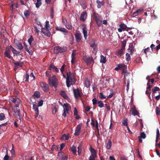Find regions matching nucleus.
I'll list each match as a JSON object with an SVG mask.
<instances>
[{
	"mask_svg": "<svg viewBox=\"0 0 160 160\" xmlns=\"http://www.w3.org/2000/svg\"><path fill=\"white\" fill-rule=\"evenodd\" d=\"M43 100H40L38 102V106L40 107L43 104Z\"/></svg>",
	"mask_w": 160,
	"mask_h": 160,
	"instance_id": "58",
	"label": "nucleus"
},
{
	"mask_svg": "<svg viewBox=\"0 0 160 160\" xmlns=\"http://www.w3.org/2000/svg\"><path fill=\"white\" fill-rule=\"evenodd\" d=\"M14 42L18 47V48L19 50H22L23 48V47L21 42H19L17 40L14 39Z\"/></svg>",
	"mask_w": 160,
	"mask_h": 160,
	"instance_id": "18",
	"label": "nucleus"
},
{
	"mask_svg": "<svg viewBox=\"0 0 160 160\" xmlns=\"http://www.w3.org/2000/svg\"><path fill=\"white\" fill-rule=\"evenodd\" d=\"M87 13L85 11L83 12L81 15L80 19L82 21H84L87 18Z\"/></svg>",
	"mask_w": 160,
	"mask_h": 160,
	"instance_id": "19",
	"label": "nucleus"
},
{
	"mask_svg": "<svg viewBox=\"0 0 160 160\" xmlns=\"http://www.w3.org/2000/svg\"><path fill=\"white\" fill-rule=\"evenodd\" d=\"M82 32L83 34L84 38L85 39H86L88 37V32L86 27H84L82 28Z\"/></svg>",
	"mask_w": 160,
	"mask_h": 160,
	"instance_id": "23",
	"label": "nucleus"
},
{
	"mask_svg": "<svg viewBox=\"0 0 160 160\" xmlns=\"http://www.w3.org/2000/svg\"><path fill=\"white\" fill-rule=\"evenodd\" d=\"M122 67L123 64H118L117 65V67L115 68L114 70L116 71H118L119 70L122 69Z\"/></svg>",
	"mask_w": 160,
	"mask_h": 160,
	"instance_id": "35",
	"label": "nucleus"
},
{
	"mask_svg": "<svg viewBox=\"0 0 160 160\" xmlns=\"http://www.w3.org/2000/svg\"><path fill=\"white\" fill-rule=\"evenodd\" d=\"M160 90V88L157 87H154L152 89V91L154 94L156 93L157 91H159Z\"/></svg>",
	"mask_w": 160,
	"mask_h": 160,
	"instance_id": "36",
	"label": "nucleus"
},
{
	"mask_svg": "<svg viewBox=\"0 0 160 160\" xmlns=\"http://www.w3.org/2000/svg\"><path fill=\"white\" fill-rule=\"evenodd\" d=\"M48 83L51 87H54L57 88L58 83L56 76L53 75L51 78H48Z\"/></svg>",
	"mask_w": 160,
	"mask_h": 160,
	"instance_id": "2",
	"label": "nucleus"
},
{
	"mask_svg": "<svg viewBox=\"0 0 160 160\" xmlns=\"http://www.w3.org/2000/svg\"><path fill=\"white\" fill-rule=\"evenodd\" d=\"M147 85L148 86V87L147 88V90H149V91H150L151 88L152 87V86L151 85L149 84V83L148 82L147 83Z\"/></svg>",
	"mask_w": 160,
	"mask_h": 160,
	"instance_id": "61",
	"label": "nucleus"
},
{
	"mask_svg": "<svg viewBox=\"0 0 160 160\" xmlns=\"http://www.w3.org/2000/svg\"><path fill=\"white\" fill-rule=\"evenodd\" d=\"M52 69L57 72H59L58 69L55 66L53 63H51L49 67L50 70H51Z\"/></svg>",
	"mask_w": 160,
	"mask_h": 160,
	"instance_id": "22",
	"label": "nucleus"
},
{
	"mask_svg": "<svg viewBox=\"0 0 160 160\" xmlns=\"http://www.w3.org/2000/svg\"><path fill=\"white\" fill-rule=\"evenodd\" d=\"M49 28H50L49 22L48 21H46V22L45 28H44L49 29Z\"/></svg>",
	"mask_w": 160,
	"mask_h": 160,
	"instance_id": "55",
	"label": "nucleus"
},
{
	"mask_svg": "<svg viewBox=\"0 0 160 160\" xmlns=\"http://www.w3.org/2000/svg\"><path fill=\"white\" fill-rule=\"evenodd\" d=\"M57 30L63 32H67L68 31L64 28L60 27H57L56 28Z\"/></svg>",
	"mask_w": 160,
	"mask_h": 160,
	"instance_id": "25",
	"label": "nucleus"
},
{
	"mask_svg": "<svg viewBox=\"0 0 160 160\" xmlns=\"http://www.w3.org/2000/svg\"><path fill=\"white\" fill-rule=\"evenodd\" d=\"M70 150L74 154H76V148L74 145L70 148Z\"/></svg>",
	"mask_w": 160,
	"mask_h": 160,
	"instance_id": "31",
	"label": "nucleus"
},
{
	"mask_svg": "<svg viewBox=\"0 0 160 160\" xmlns=\"http://www.w3.org/2000/svg\"><path fill=\"white\" fill-rule=\"evenodd\" d=\"M143 9H140L137 10L135 12H133V15H135V16H137L141 12H142Z\"/></svg>",
	"mask_w": 160,
	"mask_h": 160,
	"instance_id": "40",
	"label": "nucleus"
},
{
	"mask_svg": "<svg viewBox=\"0 0 160 160\" xmlns=\"http://www.w3.org/2000/svg\"><path fill=\"white\" fill-rule=\"evenodd\" d=\"M58 157L59 160H67L68 158L67 156L59 152L58 153Z\"/></svg>",
	"mask_w": 160,
	"mask_h": 160,
	"instance_id": "16",
	"label": "nucleus"
},
{
	"mask_svg": "<svg viewBox=\"0 0 160 160\" xmlns=\"http://www.w3.org/2000/svg\"><path fill=\"white\" fill-rule=\"evenodd\" d=\"M90 150L92 154L91 155L95 156H97V152L95 149L92 147L90 148Z\"/></svg>",
	"mask_w": 160,
	"mask_h": 160,
	"instance_id": "30",
	"label": "nucleus"
},
{
	"mask_svg": "<svg viewBox=\"0 0 160 160\" xmlns=\"http://www.w3.org/2000/svg\"><path fill=\"white\" fill-rule=\"evenodd\" d=\"M51 13L50 14V17L52 19L53 18L54 13V9L52 7L51 8Z\"/></svg>",
	"mask_w": 160,
	"mask_h": 160,
	"instance_id": "46",
	"label": "nucleus"
},
{
	"mask_svg": "<svg viewBox=\"0 0 160 160\" xmlns=\"http://www.w3.org/2000/svg\"><path fill=\"white\" fill-rule=\"evenodd\" d=\"M9 158V156L8 155V153L5 155L3 158L4 160H8Z\"/></svg>",
	"mask_w": 160,
	"mask_h": 160,
	"instance_id": "64",
	"label": "nucleus"
},
{
	"mask_svg": "<svg viewBox=\"0 0 160 160\" xmlns=\"http://www.w3.org/2000/svg\"><path fill=\"white\" fill-rule=\"evenodd\" d=\"M126 60L127 61H129L131 60V58L130 55L128 53H127L126 54Z\"/></svg>",
	"mask_w": 160,
	"mask_h": 160,
	"instance_id": "53",
	"label": "nucleus"
},
{
	"mask_svg": "<svg viewBox=\"0 0 160 160\" xmlns=\"http://www.w3.org/2000/svg\"><path fill=\"white\" fill-rule=\"evenodd\" d=\"M41 32L44 34L47 37H50L51 36V32L48 29H46L44 28H42Z\"/></svg>",
	"mask_w": 160,
	"mask_h": 160,
	"instance_id": "12",
	"label": "nucleus"
},
{
	"mask_svg": "<svg viewBox=\"0 0 160 160\" xmlns=\"http://www.w3.org/2000/svg\"><path fill=\"white\" fill-rule=\"evenodd\" d=\"M130 112L134 116L138 115L139 113L136 110V107L135 106H134L133 107L131 108Z\"/></svg>",
	"mask_w": 160,
	"mask_h": 160,
	"instance_id": "14",
	"label": "nucleus"
},
{
	"mask_svg": "<svg viewBox=\"0 0 160 160\" xmlns=\"http://www.w3.org/2000/svg\"><path fill=\"white\" fill-rule=\"evenodd\" d=\"M98 106L100 108H102L104 106L103 103L102 102V101H98Z\"/></svg>",
	"mask_w": 160,
	"mask_h": 160,
	"instance_id": "43",
	"label": "nucleus"
},
{
	"mask_svg": "<svg viewBox=\"0 0 160 160\" xmlns=\"http://www.w3.org/2000/svg\"><path fill=\"white\" fill-rule=\"evenodd\" d=\"M82 126V123H81L77 125L76 128L75 132L74 134V135L76 136H78L79 135Z\"/></svg>",
	"mask_w": 160,
	"mask_h": 160,
	"instance_id": "9",
	"label": "nucleus"
},
{
	"mask_svg": "<svg viewBox=\"0 0 160 160\" xmlns=\"http://www.w3.org/2000/svg\"><path fill=\"white\" fill-rule=\"evenodd\" d=\"M41 0L37 1V2L35 3L36 7L38 8L41 6Z\"/></svg>",
	"mask_w": 160,
	"mask_h": 160,
	"instance_id": "44",
	"label": "nucleus"
},
{
	"mask_svg": "<svg viewBox=\"0 0 160 160\" xmlns=\"http://www.w3.org/2000/svg\"><path fill=\"white\" fill-rule=\"evenodd\" d=\"M120 28H118V31L119 32H121L123 30H126L128 31V28H127L126 25L123 23L119 25Z\"/></svg>",
	"mask_w": 160,
	"mask_h": 160,
	"instance_id": "8",
	"label": "nucleus"
},
{
	"mask_svg": "<svg viewBox=\"0 0 160 160\" xmlns=\"http://www.w3.org/2000/svg\"><path fill=\"white\" fill-rule=\"evenodd\" d=\"M85 87L87 88H89L90 85L89 81L88 79H86L85 81Z\"/></svg>",
	"mask_w": 160,
	"mask_h": 160,
	"instance_id": "34",
	"label": "nucleus"
},
{
	"mask_svg": "<svg viewBox=\"0 0 160 160\" xmlns=\"http://www.w3.org/2000/svg\"><path fill=\"white\" fill-rule=\"evenodd\" d=\"M38 106L37 105L35 104H33V109L34 110L36 115L35 116V117L36 118L38 115L39 114V110L38 108Z\"/></svg>",
	"mask_w": 160,
	"mask_h": 160,
	"instance_id": "17",
	"label": "nucleus"
},
{
	"mask_svg": "<svg viewBox=\"0 0 160 160\" xmlns=\"http://www.w3.org/2000/svg\"><path fill=\"white\" fill-rule=\"evenodd\" d=\"M156 114L157 115H159L160 114V109L158 107L156 108Z\"/></svg>",
	"mask_w": 160,
	"mask_h": 160,
	"instance_id": "57",
	"label": "nucleus"
},
{
	"mask_svg": "<svg viewBox=\"0 0 160 160\" xmlns=\"http://www.w3.org/2000/svg\"><path fill=\"white\" fill-rule=\"evenodd\" d=\"M66 48H62L59 46L55 47L54 48V52L55 54H58L59 53H62L66 51Z\"/></svg>",
	"mask_w": 160,
	"mask_h": 160,
	"instance_id": "4",
	"label": "nucleus"
},
{
	"mask_svg": "<svg viewBox=\"0 0 160 160\" xmlns=\"http://www.w3.org/2000/svg\"><path fill=\"white\" fill-rule=\"evenodd\" d=\"M123 73H125L124 78L125 79H128L130 77V74L128 72L126 71V72H123Z\"/></svg>",
	"mask_w": 160,
	"mask_h": 160,
	"instance_id": "38",
	"label": "nucleus"
},
{
	"mask_svg": "<svg viewBox=\"0 0 160 160\" xmlns=\"http://www.w3.org/2000/svg\"><path fill=\"white\" fill-rule=\"evenodd\" d=\"M97 156H95L91 155L90 156L89 158V160H95V158H96Z\"/></svg>",
	"mask_w": 160,
	"mask_h": 160,
	"instance_id": "62",
	"label": "nucleus"
},
{
	"mask_svg": "<svg viewBox=\"0 0 160 160\" xmlns=\"http://www.w3.org/2000/svg\"><path fill=\"white\" fill-rule=\"evenodd\" d=\"M65 146V143H62L60 145V151H61L62 149Z\"/></svg>",
	"mask_w": 160,
	"mask_h": 160,
	"instance_id": "63",
	"label": "nucleus"
},
{
	"mask_svg": "<svg viewBox=\"0 0 160 160\" xmlns=\"http://www.w3.org/2000/svg\"><path fill=\"white\" fill-rule=\"evenodd\" d=\"M33 96L34 98H40V93L39 92L36 91L35 92Z\"/></svg>",
	"mask_w": 160,
	"mask_h": 160,
	"instance_id": "32",
	"label": "nucleus"
},
{
	"mask_svg": "<svg viewBox=\"0 0 160 160\" xmlns=\"http://www.w3.org/2000/svg\"><path fill=\"white\" fill-rule=\"evenodd\" d=\"M84 61L88 65L94 61V60L92 57H88L86 58Z\"/></svg>",
	"mask_w": 160,
	"mask_h": 160,
	"instance_id": "15",
	"label": "nucleus"
},
{
	"mask_svg": "<svg viewBox=\"0 0 160 160\" xmlns=\"http://www.w3.org/2000/svg\"><path fill=\"white\" fill-rule=\"evenodd\" d=\"M10 49L11 48H10V47H9V46H8L7 47L6 49V51L4 53L5 56L9 59L11 58H12V57L10 56V53L11 52Z\"/></svg>",
	"mask_w": 160,
	"mask_h": 160,
	"instance_id": "11",
	"label": "nucleus"
},
{
	"mask_svg": "<svg viewBox=\"0 0 160 160\" xmlns=\"http://www.w3.org/2000/svg\"><path fill=\"white\" fill-rule=\"evenodd\" d=\"M127 68V66L123 65V67L122 68V73L126 72L127 71L126 69Z\"/></svg>",
	"mask_w": 160,
	"mask_h": 160,
	"instance_id": "48",
	"label": "nucleus"
},
{
	"mask_svg": "<svg viewBox=\"0 0 160 160\" xmlns=\"http://www.w3.org/2000/svg\"><path fill=\"white\" fill-rule=\"evenodd\" d=\"M60 95L64 98L67 99L68 98V96L66 94L65 92L64 91L62 90L60 92Z\"/></svg>",
	"mask_w": 160,
	"mask_h": 160,
	"instance_id": "27",
	"label": "nucleus"
},
{
	"mask_svg": "<svg viewBox=\"0 0 160 160\" xmlns=\"http://www.w3.org/2000/svg\"><path fill=\"white\" fill-rule=\"evenodd\" d=\"M24 46V48L25 50L27 51L29 54L31 55V51H30V47H28V45L27 44L24 42L23 43Z\"/></svg>",
	"mask_w": 160,
	"mask_h": 160,
	"instance_id": "26",
	"label": "nucleus"
},
{
	"mask_svg": "<svg viewBox=\"0 0 160 160\" xmlns=\"http://www.w3.org/2000/svg\"><path fill=\"white\" fill-rule=\"evenodd\" d=\"M100 97L102 99H104L106 98V97L103 95L102 92H100Z\"/></svg>",
	"mask_w": 160,
	"mask_h": 160,
	"instance_id": "56",
	"label": "nucleus"
},
{
	"mask_svg": "<svg viewBox=\"0 0 160 160\" xmlns=\"http://www.w3.org/2000/svg\"><path fill=\"white\" fill-rule=\"evenodd\" d=\"M24 15L26 17H27L30 15V13L28 10H25L24 12Z\"/></svg>",
	"mask_w": 160,
	"mask_h": 160,
	"instance_id": "51",
	"label": "nucleus"
},
{
	"mask_svg": "<svg viewBox=\"0 0 160 160\" xmlns=\"http://www.w3.org/2000/svg\"><path fill=\"white\" fill-rule=\"evenodd\" d=\"M76 81V79L74 75L70 72L67 73L66 84L68 88H69L71 85L75 84Z\"/></svg>",
	"mask_w": 160,
	"mask_h": 160,
	"instance_id": "1",
	"label": "nucleus"
},
{
	"mask_svg": "<svg viewBox=\"0 0 160 160\" xmlns=\"http://www.w3.org/2000/svg\"><path fill=\"white\" fill-rule=\"evenodd\" d=\"M92 102L93 105H95L98 103V101L97 99L95 98H93L92 100Z\"/></svg>",
	"mask_w": 160,
	"mask_h": 160,
	"instance_id": "60",
	"label": "nucleus"
},
{
	"mask_svg": "<svg viewBox=\"0 0 160 160\" xmlns=\"http://www.w3.org/2000/svg\"><path fill=\"white\" fill-rule=\"evenodd\" d=\"M76 51L73 50L71 55L72 60L71 61L72 64L74 65L76 62V58L75 57Z\"/></svg>",
	"mask_w": 160,
	"mask_h": 160,
	"instance_id": "13",
	"label": "nucleus"
},
{
	"mask_svg": "<svg viewBox=\"0 0 160 160\" xmlns=\"http://www.w3.org/2000/svg\"><path fill=\"white\" fill-rule=\"evenodd\" d=\"M100 57V62L104 63H105L106 61V57H104L103 55H102Z\"/></svg>",
	"mask_w": 160,
	"mask_h": 160,
	"instance_id": "33",
	"label": "nucleus"
},
{
	"mask_svg": "<svg viewBox=\"0 0 160 160\" xmlns=\"http://www.w3.org/2000/svg\"><path fill=\"white\" fill-rule=\"evenodd\" d=\"M139 137V138L144 139L146 137V134L144 132H141L140 136Z\"/></svg>",
	"mask_w": 160,
	"mask_h": 160,
	"instance_id": "45",
	"label": "nucleus"
},
{
	"mask_svg": "<svg viewBox=\"0 0 160 160\" xmlns=\"http://www.w3.org/2000/svg\"><path fill=\"white\" fill-rule=\"evenodd\" d=\"M14 112L15 113V115L20 116V110L19 109L18 110L17 109H16L14 110Z\"/></svg>",
	"mask_w": 160,
	"mask_h": 160,
	"instance_id": "37",
	"label": "nucleus"
},
{
	"mask_svg": "<svg viewBox=\"0 0 160 160\" xmlns=\"http://www.w3.org/2000/svg\"><path fill=\"white\" fill-rule=\"evenodd\" d=\"M93 18L95 20L96 22L98 27L101 26L102 21V18L99 14L94 13Z\"/></svg>",
	"mask_w": 160,
	"mask_h": 160,
	"instance_id": "3",
	"label": "nucleus"
},
{
	"mask_svg": "<svg viewBox=\"0 0 160 160\" xmlns=\"http://www.w3.org/2000/svg\"><path fill=\"white\" fill-rule=\"evenodd\" d=\"M9 47L11 48L12 51V52L13 53L16 55L18 54H19L20 53L19 52L17 51L16 49H15L13 48L11 46H10Z\"/></svg>",
	"mask_w": 160,
	"mask_h": 160,
	"instance_id": "29",
	"label": "nucleus"
},
{
	"mask_svg": "<svg viewBox=\"0 0 160 160\" xmlns=\"http://www.w3.org/2000/svg\"><path fill=\"white\" fill-rule=\"evenodd\" d=\"M82 144H80L79 146H78V153L79 155H80L82 151Z\"/></svg>",
	"mask_w": 160,
	"mask_h": 160,
	"instance_id": "39",
	"label": "nucleus"
},
{
	"mask_svg": "<svg viewBox=\"0 0 160 160\" xmlns=\"http://www.w3.org/2000/svg\"><path fill=\"white\" fill-rule=\"evenodd\" d=\"M129 83H130L129 79V78H128V79H127V85L126 90L127 92L128 91L129 89Z\"/></svg>",
	"mask_w": 160,
	"mask_h": 160,
	"instance_id": "49",
	"label": "nucleus"
},
{
	"mask_svg": "<svg viewBox=\"0 0 160 160\" xmlns=\"http://www.w3.org/2000/svg\"><path fill=\"white\" fill-rule=\"evenodd\" d=\"M34 41V39L32 36H31L30 38L28 39V42L30 46H32V42Z\"/></svg>",
	"mask_w": 160,
	"mask_h": 160,
	"instance_id": "41",
	"label": "nucleus"
},
{
	"mask_svg": "<svg viewBox=\"0 0 160 160\" xmlns=\"http://www.w3.org/2000/svg\"><path fill=\"white\" fill-rule=\"evenodd\" d=\"M69 137L68 135H66V134H64L62 136L61 139L62 140H67L69 139Z\"/></svg>",
	"mask_w": 160,
	"mask_h": 160,
	"instance_id": "42",
	"label": "nucleus"
},
{
	"mask_svg": "<svg viewBox=\"0 0 160 160\" xmlns=\"http://www.w3.org/2000/svg\"><path fill=\"white\" fill-rule=\"evenodd\" d=\"M14 64L16 67L19 66L20 67H22V63L21 62H16L14 63Z\"/></svg>",
	"mask_w": 160,
	"mask_h": 160,
	"instance_id": "54",
	"label": "nucleus"
},
{
	"mask_svg": "<svg viewBox=\"0 0 160 160\" xmlns=\"http://www.w3.org/2000/svg\"><path fill=\"white\" fill-rule=\"evenodd\" d=\"M124 50L121 48L118 50L116 52V55L119 57H121L122 55L124 54L123 52Z\"/></svg>",
	"mask_w": 160,
	"mask_h": 160,
	"instance_id": "20",
	"label": "nucleus"
},
{
	"mask_svg": "<svg viewBox=\"0 0 160 160\" xmlns=\"http://www.w3.org/2000/svg\"><path fill=\"white\" fill-rule=\"evenodd\" d=\"M5 118V116L4 114L3 113H0V120H2Z\"/></svg>",
	"mask_w": 160,
	"mask_h": 160,
	"instance_id": "52",
	"label": "nucleus"
},
{
	"mask_svg": "<svg viewBox=\"0 0 160 160\" xmlns=\"http://www.w3.org/2000/svg\"><path fill=\"white\" fill-rule=\"evenodd\" d=\"M64 112L62 114V115L64 117H65L67 113H68V111H69V107L68 104L67 103L64 104Z\"/></svg>",
	"mask_w": 160,
	"mask_h": 160,
	"instance_id": "10",
	"label": "nucleus"
},
{
	"mask_svg": "<svg viewBox=\"0 0 160 160\" xmlns=\"http://www.w3.org/2000/svg\"><path fill=\"white\" fill-rule=\"evenodd\" d=\"M96 3L98 4L97 7L98 8H100L102 6H103L104 4V3L103 1H100L99 0L96 1Z\"/></svg>",
	"mask_w": 160,
	"mask_h": 160,
	"instance_id": "24",
	"label": "nucleus"
},
{
	"mask_svg": "<svg viewBox=\"0 0 160 160\" xmlns=\"http://www.w3.org/2000/svg\"><path fill=\"white\" fill-rule=\"evenodd\" d=\"M76 41L77 42H79L81 40V34L80 33H77L75 35Z\"/></svg>",
	"mask_w": 160,
	"mask_h": 160,
	"instance_id": "21",
	"label": "nucleus"
},
{
	"mask_svg": "<svg viewBox=\"0 0 160 160\" xmlns=\"http://www.w3.org/2000/svg\"><path fill=\"white\" fill-rule=\"evenodd\" d=\"M66 27L69 30H71L72 28V26L69 24H66L65 25Z\"/></svg>",
	"mask_w": 160,
	"mask_h": 160,
	"instance_id": "47",
	"label": "nucleus"
},
{
	"mask_svg": "<svg viewBox=\"0 0 160 160\" xmlns=\"http://www.w3.org/2000/svg\"><path fill=\"white\" fill-rule=\"evenodd\" d=\"M29 78V74L27 73H26V76L25 77V81L26 82H28V81Z\"/></svg>",
	"mask_w": 160,
	"mask_h": 160,
	"instance_id": "59",
	"label": "nucleus"
},
{
	"mask_svg": "<svg viewBox=\"0 0 160 160\" xmlns=\"http://www.w3.org/2000/svg\"><path fill=\"white\" fill-rule=\"evenodd\" d=\"M73 92L75 98L77 99L79 98H81L82 96V93L79 90L78 88L76 89H73Z\"/></svg>",
	"mask_w": 160,
	"mask_h": 160,
	"instance_id": "5",
	"label": "nucleus"
},
{
	"mask_svg": "<svg viewBox=\"0 0 160 160\" xmlns=\"http://www.w3.org/2000/svg\"><path fill=\"white\" fill-rule=\"evenodd\" d=\"M121 43L122 45V48L125 50V48L126 46V42L125 41H122Z\"/></svg>",
	"mask_w": 160,
	"mask_h": 160,
	"instance_id": "50",
	"label": "nucleus"
},
{
	"mask_svg": "<svg viewBox=\"0 0 160 160\" xmlns=\"http://www.w3.org/2000/svg\"><path fill=\"white\" fill-rule=\"evenodd\" d=\"M40 85L43 91L45 92H48L49 91V87L48 84L44 82H41Z\"/></svg>",
	"mask_w": 160,
	"mask_h": 160,
	"instance_id": "6",
	"label": "nucleus"
},
{
	"mask_svg": "<svg viewBox=\"0 0 160 160\" xmlns=\"http://www.w3.org/2000/svg\"><path fill=\"white\" fill-rule=\"evenodd\" d=\"M112 142L111 140L110 139H109L108 140V142L106 145V148L108 149H110L112 146Z\"/></svg>",
	"mask_w": 160,
	"mask_h": 160,
	"instance_id": "28",
	"label": "nucleus"
},
{
	"mask_svg": "<svg viewBox=\"0 0 160 160\" xmlns=\"http://www.w3.org/2000/svg\"><path fill=\"white\" fill-rule=\"evenodd\" d=\"M11 100L13 102L15 103L16 107H18L21 102V101L20 99L16 97L12 98Z\"/></svg>",
	"mask_w": 160,
	"mask_h": 160,
	"instance_id": "7",
	"label": "nucleus"
}]
</instances>
